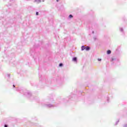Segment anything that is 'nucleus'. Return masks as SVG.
<instances>
[{
  "mask_svg": "<svg viewBox=\"0 0 127 127\" xmlns=\"http://www.w3.org/2000/svg\"><path fill=\"white\" fill-rule=\"evenodd\" d=\"M63 64H60L59 66H63Z\"/></svg>",
  "mask_w": 127,
  "mask_h": 127,
  "instance_id": "0eeeda50",
  "label": "nucleus"
},
{
  "mask_svg": "<svg viewBox=\"0 0 127 127\" xmlns=\"http://www.w3.org/2000/svg\"><path fill=\"white\" fill-rule=\"evenodd\" d=\"M38 14H39L38 12H36V15H38Z\"/></svg>",
  "mask_w": 127,
  "mask_h": 127,
  "instance_id": "1a4fd4ad",
  "label": "nucleus"
},
{
  "mask_svg": "<svg viewBox=\"0 0 127 127\" xmlns=\"http://www.w3.org/2000/svg\"><path fill=\"white\" fill-rule=\"evenodd\" d=\"M114 60H116V58H112V59H111V61H114Z\"/></svg>",
  "mask_w": 127,
  "mask_h": 127,
  "instance_id": "39448f33",
  "label": "nucleus"
},
{
  "mask_svg": "<svg viewBox=\"0 0 127 127\" xmlns=\"http://www.w3.org/2000/svg\"><path fill=\"white\" fill-rule=\"evenodd\" d=\"M69 17H70V18H72V17H73L72 15H71V14L69 15Z\"/></svg>",
  "mask_w": 127,
  "mask_h": 127,
  "instance_id": "423d86ee",
  "label": "nucleus"
},
{
  "mask_svg": "<svg viewBox=\"0 0 127 127\" xmlns=\"http://www.w3.org/2000/svg\"><path fill=\"white\" fill-rule=\"evenodd\" d=\"M98 61L99 62H100V61H101V59H98Z\"/></svg>",
  "mask_w": 127,
  "mask_h": 127,
  "instance_id": "6e6552de",
  "label": "nucleus"
},
{
  "mask_svg": "<svg viewBox=\"0 0 127 127\" xmlns=\"http://www.w3.org/2000/svg\"><path fill=\"white\" fill-rule=\"evenodd\" d=\"M57 2H59V0H57Z\"/></svg>",
  "mask_w": 127,
  "mask_h": 127,
  "instance_id": "9b49d317",
  "label": "nucleus"
},
{
  "mask_svg": "<svg viewBox=\"0 0 127 127\" xmlns=\"http://www.w3.org/2000/svg\"><path fill=\"white\" fill-rule=\"evenodd\" d=\"M13 87H15V85H13Z\"/></svg>",
  "mask_w": 127,
  "mask_h": 127,
  "instance_id": "f8f14e48",
  "label": "nucleus"
},
{
  "mask_svg": "<svg viewBox=\"0 0 127 127\" xmlns=\"http://www.w3.org/2000/svg\"><path fill=\"white\" fill-rule=\"evenodd\" d=\"M111 51L110 50H108V51H107V54H111Z\"/></svg>",
  "mask_w": 127,
  "mask_h": 127,
  "instance_id": "7ed1b4c3",
  "label": "nucleus"
},
{
  "mask_svg": "<svg viewBox=\"0 0 127 127\" xmlns=\"http://www.w3.org/2000/svg\"><path fill=\"white\" fill-rule=\"evenodd\" d=\"M85 49L86 48L85 47V46H83L81 47V51H84L85 50Z\"/></svg>",
  "mask_w": 127,
  "mask_h": 127,
  "instance_id": "f257e3e1",
  "label": "nucleus"
},
{
  "mask_svg": "<svg viewBox=\"0 0 127 127\" xmlns=\"http://www.w3.org/2000/svg\"><path fill=\"white\" fill-rule=\"evenodd\" d=\"M4 127H7L6 125H5V126H4Z\"/></svg>",
  "mask_w": 127,
  "mask_h": 127,
  "instance_id": "9d476101",
  "label": "nucleus"
},
{
  "mask_svg": "<svg viewBox=\"0 0 127 127\" xmlns=\"http://www.w3.org/2000/svg\"><path fill=\"white\" fill-rule=\"evenodd\" d=\"M73 61L76 62L77 61V58H73Z\"/></svg>",
  "mask_w": 127,
  "mask_h": 127,
  "instance_id": "20e7f679",
  "label": "nucleus"
},
{
  "mask_svg": "<svg viewBox=\"0 0 127 127\" xmlns=\"http://www.w3.org/2000/svg\"><path fill=\"white\" fill-rule=\"evenodd\" d=\"M89 50H90V47H86V48H85V50L86 51H89Z\"/></svg>",
  "mask_w": 127,
  "mask_h": 127,
  "instance_id": "f03ea898",
  "label": "nucleus"
}]
</instances>
